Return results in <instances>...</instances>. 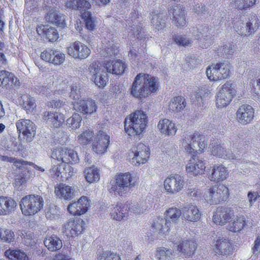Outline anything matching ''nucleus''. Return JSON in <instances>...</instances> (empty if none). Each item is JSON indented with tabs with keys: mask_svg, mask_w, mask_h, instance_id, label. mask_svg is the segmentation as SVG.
<instances>
[{
	"mask_svg": "<svg viewBox=\"0 0 260 260\" xmlns=\"http://www.w3.org/2000/svg\"><path fill=\"white\" fill-rule=\"evenodd\" d=\"M158 88V80L148 74H139L135 77L131 87V94L142 99L155 92Z\"/></svg>",
	"mask_w": 260,
	"mask_h": 260,
	"instance_id": "obj_1",
	"label": "nucleus"
},
{
	"mask_svg": "<svg viewBox=\"0 0 260 260\" xmlns=\"http://www.w3.org/2000/svg\"><path fill=\"white\" fill-rule=\"evenodd\" d=\"M182 216V210L177 208H170L165 213V218L157 217L152 225L153 232L159 238H165L168 234L172 222H176Z\"/></svg>",
	"mask_w": 260,
	"mask_h": 260,
	"instance_id": "obj_2",
	"label": "nucleus"
},
{
	"mask_svg": "<svg viewBox=\"0 0 260 260\" xmlns=\"http://www.w3.org/2000/svg\"><path fill=\"white\" fill-rule=\"evenodd\" d=\"M147 122L146 113L142 110H137L125 118V132L131 136L140 135L146 129Z\"/></svg>",
	"mask_w": 260,
	"mask_h": 260,
	"instance_id": "obj_3",
	"label": "nucleus"
},
{
	"mask_svg": "<svg viewBox=\"0 0 260 260\" xmlns=\"http://www.w3.org/2000/svg\"><path fill=\"white\" fill-rule=\"evenodd\" d=\"M136 179L129 173L116 175L110 183V193L121 197L125 196L135 186Z\"/></svg>",
	"mask_w": 260,
	"mask_h": 260,
	"instance_id": "obj_4",
	"label": "nucleus"
},
{
	"mask_svg": "<svg viewBox=\"0 0 260 260\" xmlns=\"http://www.w3.org/2000/svg\"><path fill=\"white\" fill-rule=\"evenodd\" d=\"M230 190L224 184H215L210 186L204 193V198L210 205H217L224 203L229 198Z\"/></svg>",
	"mask_w": 260,
	"mask_h": 260,
	"instance_id": "obj_5",
	"label": "nucleus"
},
{
	"mask_svg": "<svg viewBox=\"0 0 260 260\" xmlns=\"http://www.w3.org/2000/svg\"><path fill=\"white\" fill-rule=\"evenodd\" d=\"M43 205V198L38 195L26 196L21 200L20 203L22 213L25 216L35 215L41 210Z\"/></svg>",
	"mask_w": 260,
	"mask_h": 260,
	"instance_id": "obj_6",
	"label": "nucleus"
},
{
	"mask_svg": "<svg viewBox=\"0 0 260 260\" xmlns=\"http://www.w3.org/2000/svg\"><path fill=\"white\" fill-rule=\"evenodd\" d=\"M230 73V64L228 62H222L208 66L206 74L210 81H217L228 78Z\"/></svg>",
	"mask_w": 260,
	"mask_h": 260,
	"instance_id": "obj_7",
	"label": "nucleus"
},
{
	"mask_svg": "<svg viewBox=\"0 0 260 260\" xmlns=\"http://www.w3.org/2000/svg\"><path fill=\"white\" fill-rule=\"evenodd\" d=\"M184 184V177L177 174L168 176L164 181L165 191L171 194H176L181 191Z\"/></svg>",
	"mask_w": 260,
	"mask_h": 260,
	"instance_id": "obj_8",
	"label": "nucleus"
},
{
	"mask_svg": "<svg viewBox=\"0 0 260 260\" xmlns=\"http://www.w3.org/2000/svg\"><path fill=\"white\" fill-rule=\"evenodd\" d=\"M150 155L149 148L143 143L134 147L128 154L130 162L135 166L145 163Z\"/></svg>",
	"mask_w": 260,
	"mask_h": 260,
	"instance_id": "obj_9",
	"label": "nucleus"
},
{
	"mask_svg": "<svg viewBox=\"0 0 260 260\" xmlns=\"http://www.w3.org/2000/svg\"><path fill=\"white\" fill-rule=\"evenodd\" d=\"M68 54L73 58L79 60L86 58L90 54V50L84 44L76 41L67 49Z\"/></svg>",
	"mask_w": 260,
	"mask_h": 260,
	"instance_id": "obj_10",
	"label": "nucleus"
},
{
	"mask_svg": "<svg viewBox=\"0 0 260 260\" xmlns=\"http://www.w3.org/2000/svg\"><path fill=\"white\" fill-rule=\"evenodd\" d=\"M110 142V136L105 132L99 131L94 138L92 149L96 154L104 153L108 148Z\"/></svg>",
	"mask_w": 260,
	"mask_h": 260,
	"instance_id": "obj_11",
	"label": "nucleus"
},
{
	"mask_svg": "<svg viewBox=\"0 0 260 260\" xmlns=\"http://www.w3.org/2000/svg\"><path fill=\"white\" fill-rule=\"evenodd\" d=\"M77 193L74 186L60 183L55 186L54 193L58 198L61 200L71 201L76 197Z\"/></svg>",
	"mask_w": 260,
	"mask_h": 260,
	"instance_id": "obj_12",
	"label": "nucleus"
},
{
	"mask_svg": "<svg viewBox=\"0 0 260 260\" xmlns=\"http://www.w3.org/2000/svg\"><path fill=\"white\" fill-rule=\"evenodd\" d=\"M234 216L233 210L229 208L220 207L214 212L213 221L216 224L222 225L231 221Z\"/></svg>",
	"mask_w": 260,
	"mask_h": 260,
	"instance_id": "obj_13",
	"label": "nucleus"
},
{
	"mask_svg": "<svg viewBox=\"0 0 260 260\" xmlns=\"http://www.w3.org/2000/svg\"><path fill=\"white\" fill-rule=\"evenodd\" d=\"M254 114V109L251 106L242 105L237 111V119L240 123L246 125L253 120Z\"/></svg>",
	"mask_w": 260,
	"mask_h": 260,
	"instance_id": "obj_14",
	"label": "nucleus"
},
{
	"mask_svg": "<svg viewBox=\"0 0 260 260\" xmlns=\"http://www.w3.org/2000/svg\"><path fill=\"white\" fill-rule=\"evenodd\" d=\"M89 206L86 197H81L77 202L70 204L68 207V211L74 216H78L84 214Z\"/></svg>",
	"mask_w": 260,
	"mask_h": 260,
	"instance_id": "obj_15",
	"label": "nucleus"
},
{
	"mask_svg": "<svg viewBox=\"0 0 260 260\" xmlns=\"http://www.w3.org/2000/svg\"><path fill=\"white\" fill-rule=\"evenodd\" d=\"M205 163L197 156L192 157L186 166V170L189 175L197 176L202 174L205 170Z\"/></svg>",
	"mask_w": 260,
	"mask_h": 260,
	"instance_id": "obj_16",
	"label": "nucleus"
},
{
	"mask_svg": "<svg viewBox=\"0 0 260 260\" xmlns=\"http://www.w3.org/2000/svg\"><path fill=\"white\" fill-rule=\"evenodd\" d=\"M228 171L222 165H215L211 168L208 179L212 182L218 183L224 180L228 176Z\"/></svg>",
	"mask_w": 260,
	"mask_h": 260,
	"instance_id": "obj_17",
	"label": "nucleus"
},
{
	"mask_svg": "<svg viewBox=\"0 0 260 260\" xmlns=\"http://www.w3.org/2000/svg\"><path fill=\"white\" fill-rule=\"evenodd\" d=\"M19 85V80L13 73L6 70L0 71L1 86L11 89Z\"/></svg>",
	"mask_w": 260,
	"mask_h": 260,
	"instance_id": "obj_18",
	"label": "nucleus"
},
{
	"mask_svg": "<svg viewBox=\"0 0 260 260\" xmlns=\"http://www.w3.org/2000/svg\"><path fill=\"white\" fill-rule=\"evenodd\" d=\"M182 217L189 221L196 222L200 220L201 212L198 207L192 204H186L182 208Z\"/></svg>",
	"mask_w": 260,
	"mask_h": 260,
	"instance_id": "obj_19",
	"label": "nucleus"
},
{
	"mask_svg": "<svg viewBox=\"0 0 260 260\" xmlns=\"http://www.w3.org/2000/svg\"><path fill=\"white\" fill-rule=\"evenodd\" d=\"M16 126L17 131L27 138H31L35 135V124L29 119H20L16 122Z\"/></svg>",
	"mask_w": 260,
	"mask_h": 260,
	"instance_id": "obj_20",
	"label": "nucleus"
},
{
	"mask_svg": "<svg viewBox=\"0 0 260 260\" xmlns=\"http://www.w3.org/2000/svg\"><path fill=\"white\" fill-rule=\"evenodd\" d=\"M232 246L230 240L224 237H219L214 247L215 252L221 255H228L232 253Z\"/></svg>",
	"mask_w": 260,
	"mask_h": 260,
	"instance_id": "obj_21",
	"label": "nucleus"
},
{
	"mask_svg": "<svg viewBox=\"0 0 260 260\" xmlns=\"http://www.w3.org/2000/svg\"><path fill=\"white\" fill-rule=\"evenodd\" d=\"M63 232L68 237H73L80 234L83 229L79 220H70L63 225Z\"/></svg>",
	"mask_w": 260,
	"mask_h": 260,
	"instance_id": "obj_22",
	"label": "nucleus"
},
{
	"mask_svg": "<svg viewBox=\"0 0 260 260\" xmlns=\"http://www.w3.org/2000/svg\"><path fill=\"white\" fill-rule=\"evenodd\" d=\"M157 127L160 133L167 136H174L177 131L176 124L167 118L160 119L157 124Z\"/></svg>",
	"mask_w": 260,
	"mask_h": 260,
	"instance_id": "obj_23",
	"label": "nucleus"
},
{
	"mask_svg": "<svg viewBox=\"0 0 260 260\" xmlns=\"http://www.w3.org/2000/svg\"><path fill=\"white\" fill-rule=\"evenodd\" d=\"M75 108L83 114L91 115L96 112L97 106L92 100H82L75 105Z\"/></svg>",
	"mask_w": 260,
	"mask_h": 260,
	"instance_id": "obj_24",
	"label": "nucleus"
},
{
	"mask_svg": "<svg viewBox=\"0 0 260 260\" xmlns=\"http://www.w3.org/2000/svg\"><path fill=\"white\" fill-rule=\"evenodd\" d=\"M196 248L197 244L194 241L185 240L177 246V250L182 257H188L194 253Z\"/></svg>",
	"mask_w": 260,
	"mask_h": 260,
	"instance_id": "obj_25",
	"label": "nucleus"
},
{
	"mask_svg": "<svg viewBox=\"0 0 260 260\" xmlns=\"http://www.w3.org/2000/svg\"><path fill=\"white\" fill-rule=\"evenodd\" d=\"M43 118L48 124L55 128H58L62 125L65 119L63 114L52 112H45L44 113Z\"/></svg>",
	"mask_w": 260,
	"mask_h": 260,
	"instance_id": "obj_26",
	"label": "nucleus"
},
{
	"mask_svg": "<svg viewBox=\"0 0 260 260\" xmlns=\"http://www.w3.org/2000/svg\"><path fill=\"white\" fill-rule=\"evenodd\" d=\"M109 212L111 217L115 220H124L128 217L127 207L122 205L111 206L109 207Z\"/></svg>",
	"mask_w": 260,
	"mask_h": 260,
	"instance_id": "obj_27",
	"label": "nucleus"
},
{
	"mask_svg": "<svg viewBox=\"0 0 260 260\" xmlns=\"http://www.w3.org/2000/svg\"><path fill=\"white\" fill-rule=\"evenodd\" d=\"M211 152L214 156L224 159H238L240 157L239 154H235L230 150L227 151L220 144L213 146Z\"/></svg>",
	"mask_w": 260,
	"mask_h": 260,
	"instance_id": "obj_28",
	"label": "nucleus"
},
{
	"mask_svg": "<svg viewBox=\"0 0 260 260\" xmlns=\"http://www.w3.org/2000/svg\"><path fill=\"white\" fill-rule=\"evenodd\" d=\"M36 30L39 35L45 36L50 42L55 41L58 38L57 30L49 25H39L37 27Z\"/></svg>",
	"mask_w": 260,
	"mask_h": 260,
	"instance_id": "obj_29",
	"label": "nucleus"
},
{
	"mask_svg": "<svg viewBox=\"0 0 260 260\" xmlns=\"http://www.w3.org/2000/svg\"><path fill=\"white\" fill-rule=\"evenodd\" d=\"M1 215H9L15 211L17 204L13 199L1 196Z\"/></svg>",
	"mask_w": 260,
	"mask_h": 260,
	"instance_id": "obj_30",
	"label": "nucleus"
},
{
	"mask_svg": "<svg viewBox=\"0 0 260 260\" xmlns=\"http://www.w3.org/2000/svg\"><path fill=\"white\" fill-rule=\"evenodd\" d=\"M102 54L106 57L114 56L118 53V47L113 41L105 39L102 41Z\"/></svg>",
	"mask_w": 260,
	"mask_h": 260,
	"instance_id": "obj_31",
	"label": "nucleus"
},
{
	"mask_svg": "<svg viewBox=\"0 0 260 260\" xmlns=\"http://www.w3.org/2000/svg\"><path fill=\"white\" fill-rule=\"evenodd\" d=\"M46 19L47 21L62 27L66 25L65 16L56 9H51L46 15Z\"/></svg>",
	"mask_w": 260,
	"mask_h": 260,
	"instance_id": "obj_32",
	"label": "nucleus"
},
{
	"mask_svg": "<svg viewBox=\"0 0 260 260\" xmlns=\"http://www.w3.org/2000/svg\"><path fill=\"white\" fill-rule=\"evenodd\" d=\"M173 16V21L177 26L183 27L186 24L185 11L180 6H175L170 10Z\"/></svg>",
	"mask_w": 260,
	"mask_h": 260,
	"instance_id": "obj_33",
	"label": "nucleus"
},
{
	"mask_svg": "<svg viewBox=\"0 0 260 260\" xmlns=\"http://www.w3.org/2000/svg\"><path fill=\"white\" fill-rule=\"evenodd\" d=\"M186 105L185 100L183 96H177L170 100L168 109L171 112H180L184 109Z\"/></svg>",
	"mask_w": 260,
	"mask_h": 260,
	"instance_id": "obj_34",
	"label": "nucleus"
},
{
	"mask_svg": "<svg viewBox=\"0 0 260 260\" xmlns=\"http://www.w3.org/2000/svg\"><path fill=\"white\" fill-rule=\"evenodd\" d=\"M65 6L68 8L76 10L88 11L91 8V4L87 0H68Z\"/></svg>",
	"mask_w": 260,
	"mask_h": 260,
	"instance_id": "obj_35",
	"label": "nucleus"
},
{
	"mask_svg": "<svg viewBox=\"0 0 260 260\" xmlns=\"http://www.w3.org/2000/svg\"><path fill=\"white\" fill-rule=\"evenodd\" d=\"M125 68V65L120 60H117L114 62L106 63L107 72L117 75L122 74Z\"/></svg>",
	"mask_w": 260,
	"mask_h": 260,
	"instance_id": "obj_36",
	"label": "nucleus"
},
{
	"mask_svg": "<svg viewBox=\"0 0 260 260\" xmlns=\"http://www.w3.org/2000/svg\"><path fill=\"white\" fill-rule=\"evenodd\" d=\"M83 174L86 181L89 183L96 182L100 179L99 171L94 166L85 168Z\"/></svg>",
	"mask_w": 260,
	"mask_h": 260,
	"instance_id": "obj_37",
	"label": "nucleus"
},
{
	"mask_svg": "<svg viewBox=\"0 0 260 260\" xmlns=\"http://www.w3.org/2000/svg\"><path fill=\"white\" fill-rule=\"evenodd\" d=\"M259 26V19L255 15H251L246 25V31H241V35L248 36L255 31Z\"/></svg>",
	"mask_w": 260,
	"mask_h": 260,
	"instance_id": "obj_38",
	"label": "nucleus"
},
{
	"mask_svg": "<svg viewBox=\"0 0 260 260\" xmlns=\"http://www.w3.org/2000/svg\"><path fill=\"white\" fill-rule=\"evenodd\" d=\"M45 246L51 251L59 250L62 246L61 240L56 236H50L46 238L44 241Z\"/></svg>",
	"mask_w": 260,
	"mask_h": 260,
	"instance_id": "obj_39",
	"label": "nucleus"
},
{
	"mask_svg": "<svg viewBox=\"0 0 260 260\" xmlns=\"http://www.w3.org/2000/svg\"><path fill=\"white\" fill-rule=\"evenodd\" d=\"M155 256L158 260H174L175 252L171 249L161 247L157 249Z\"/></svg>",
	"mask_w": 260,
	"mask_h": 260,
	"instance_id": "obj_40",
	"label": "nucleus"
},
{
	"mask_svg": "<svg viewBox=\"0 0 260 260\" xmlns=\"http://www.w3.org/2000/svg\"><path fill=\"white\" fill-rule=\"evenodd\" d=\"M22 100V107L27 113H33L36 109V104L35 99L28 94H24L21 96Z\"/></svg>",
	"mask_w": 260,
	"mask_h": 260,
	"instance_id": "obj_41",
	"label": "nucleus"
},
{
	"mask_svg": "<svg viewBox=\"0 0 260 260\" xmlns=\"http://www.w3.org/2000/svg\"><path fill=\"white\" fill-rule=\"evenodd\" d=\"M207 145V142L205 137L198 133V138L192 145L191 151L190 153L200 154Z\"/></svg>",
	"mask_w": 260,
	"mask_h": 260,
	"instance_id": "obj_42",
	"label": "nucleus"
},
{
	"mask_svg": "<svg viewBox=\"0 0 260 260\" xmlns=\"http://www.w3.org/2000/svg\"><path fill=\"white\" fill-rule=\"evenodd\" d=\"M88 71L90 76H101L102 75H107L106 65L102 66L96 62H92L88 67Z\"/></svg>",
	"mask_w": 260,
	"mask_h": 260,
	"instance_id": "obj_43",
	"label": "nucleus"
},
{
	"mask_svg": "<svg viewBox=\"0 0 260 260\" xmlns=\"http://www.w3.org/2000/svg\"><path fill=\"white\" fill-rule=\"evenodd\" d=\"M150 208V204H148L145 201L132 204L127 209L128 211H129L136 214H141L148 210Z\"/></svg>",
	"mask_w": 260,
	"mask_h": 260,
	"instance_id": "obj_44",
	"label": "nucleus"
},
{
	"mask_svg": "<svg viewBox=\"0 0 260 260\" xmlns=\"http://www.w3.org/2000/svg\"><path fill=\"white\" fill-rule=\"evenodd\" d=\"M246 225L245 218L241 215L237 217L233 222L229 224L228 229L232 232H237L241 231Z\"/></svg>",
	"mask_w": 260,
	"mask_h": 260,
	"instance_id": "obj_45",
	"label": "nucleus"
},
{
	"mask_svg": "<svg viewBox=\"0 0 260 260\" xmlns=\"http://www.w3.org/2000/svg\"><path fill=\"white\" fill-rule=\"evenodd\" d=\"M198 138V133L195 132L193 134H186L184 136L182 142V146L185 150L188 152H190L191 151L192 145L196 141V139Z\"/></svg>",
	"mask_w": 260,
	"mask_h": 260,
	"instance_id": "obj_46",
	"label": "nucleus"
},
{
	"mask_svg": "<svg viewBox=\"0 0 260 260\" xmlns=\"http://www.w3.org/2000/svg\"><path fill=\"white\" fill-rule=\"evenodd\" d=\"M166 16L162 13L153 14L152 15L151 23L155 29L160 30L165 25Z\"/></svg>",
	"mask_w": 260,
	"mask_h": 260,
	"instance_id": "obj_47",
	"label": "nucleus"
},
{
	"mask_svg": "<svg viewBox=\"0 0 260 260\" xmlns=\"http://www.w3.org/2000/svg\"><path fill=\"white\" fill-rule=\"evenodd\" d=\"M63 155V157H62V164H68L69 162L77 163L79 160V158L77 152L73 149L64 147Z\"/></svg>",
	"mask_w": 260,
	"mask_h": 260,
	"instance_id": "obj_48",
	"label": "nucleus"
},
{
	"mask_svg": "<svg viewBox=\"0 0 260 260\" xmlns=\"http://www.w3.org/2000/svg\"><path fill=\"white\" fill-rule=\"evenodd\" d=\"M5 254L11 260H28L25 253L20 250L9 249L5 251Z\"/></svg>",
	"mask_w": 260,
	"mask_h": 260,
	"instance_id": "obj_49",
	"label": "nucleus"
},
{
	"mask_svg": "<svg viewBox=\"0 0 260 260\" xmlns=\"http://www.w3.org/2000/svg\"><path fill=\"white\" fill-rule=\"evenodd\" d=\"M218 92L224 94L228 98L232 100L235 96L236 93L235 85L229 82H227L222 85Z\"/></svg>",
	"mask_w": 260,
	"mask_h": 260,
	"instance_id": "obj_50",
	"label": "nucleus"
},
{
	"mask_svg": "<svg viewBox=\"0 0 260 260\" xmlns=\"http://www.w3.org/2000/svg\"><path fill=\"white\" fill-rule=\"evenodd\" d=\"M82 117L78 113H74L67 120L68 127L73 130H76L80 127L82 121Z\"/></svg>",
	"mask_w": 260,
	"mask_h": 260,
	"instance_id": "obj_51",
	"label": "nucleus"
},
{
	"mask_svg": "<svg viewBox=\"0 0 260 260\" xmlns=\"http://www.w3.org/2000/svg\"><path fill=\"white\" fill-rule=\"evenodd\" d=\"M211 94L210 88L209 86H204L199 88L196 91L195 97L197 102L199 103H203Z\"/></svg>",
	"mask_w": 260,
	"mask_h": 260,
	"instance_id": "obj_52",
	"label": "nucleus"
},
{
	"mask_svg": "<svg viewBox=\"0 0 260 260\" xmlns=\"http://www.w3.org/2000/svg\"><path fill=\"white\" fill-rule=\"evenodd\" d=\"M81 18L85 22V26L87 29L91 30L94 28V20L90 11H85L82 13Z\"/></svg>",
	"mask_w": 260,
	"mask_h": 260,
	"instance_id": "obj_53",
	"label": "nucleus"
},
{
	"mask_svg": "<svg viewBox=\"0 0 260 260\" xmlns=\"http://www.w3.org/2000/svg\"><path fill=\"white\" fill-rule=\"evenodd\" d=\"M93 133L92 131L87 129L82 132L78 136V143L82 145L89 143L93 137Z\"/></svg>",
	"mask_w": 260,
	"mask_h": 260,
	"instance_id": "obj_54",
	"label": "nucleus"
},
{
	"mask_svg": "<svg viewBox=\"0 0 260 260\" xmlns=\"http://www.w3.org/2000/svg\"><path fill=\"white\" fill-rule=\"evenodd\" d=\"M235 7L240 10H244L253 6L256 0H233Z\"/></svg>",
	"mask_w": 260,
	"mask_h": 260,
	"instance_id": "obj_55",
	"label": "nucleus"
},
{
	"mask_svg": "<svg viewBox=\"0 0 260 260\" xmlns=\"http://www.w3.org/2000/svg\"><path fill=\"white\" fill-rule=\"evenodd\" d=\"M232 100L224 94L218 92L216 94V106L220 108L225 107L230 104Z\"/></svg>",
	"mask_w": 260,
	"mask_h": 260,
	"instance_id": "obj_56",
	"label": "nucleus"
},
{
	"mask_svg": "<svg viewBox=\"0 0 260 260\" xmlns=\"http://www.w3.org/2000/svg\"><path fill=\"white\" fill-rule=\"evenodd\" d=\"M63 164L59 163L56 165H54L49 171V173L52 178L58 179L59 177H63L62 174L63 173L62 167Z\"/></svg>",
	"mask_w": 260,
	"mask_h": 260,
	"instance_id": "obj_57",
	"label": "nucleus"
},
{
	"mask_svg": "<svg viewBox=\"0 0 260 260\" xmlns=\"http://www.w3.org/2000/svg\"><path fill=\"white\" fill-rule=\"evenodd\" d=\"M174 42L179 46H190L192 44L190 39L182 35H175L173 38Z\"/></svg>",
	"mask_w": 260,
	"mask_h": 260,
	"instance_id": "obj_58",
	"label": "nucleus"
},
{
	"mask_svg": "<svg viewBox=\"0 0 260 260\" xmlns=\"http://www.w3.org/2000/svg\"><path fill=\"white\" fill-rule=\"evenodd\" d=\"M81 86L79 83H75L71 86L70 97L74 100H79L81 98Z\"/></svg>",
	"mask_w": 260,
	"mask_h": 260,
	"instance_id": "obj_59",
	"label": "nucleus"
},
{
	"mask_svg": "<svg viewBox=\"0 0 260 260\" xmlns=\"http://www.w3.org/2000/svg\"><path fill=\"white\" fill-rule=\"evenodd\" d=\"M21 237L25 245L34 247L36 244L37 240L35 239L34 235L32 233H22Z\"/></svg>",
	"mask_w": 260,
	"mask_h": 260,
	"instance_id": "obj_60",
	"label": "nucleus"
},
{
	"mask_svg": "<svg viewBox=\"0 0 260 260\" xmlns=\"http://www.w3.org/2000/svg\"><path fill=\"white\" fill-rule=\"evenodd\" d=\"M236 49V45L231 43H228L221 46L219 49V51L226 56H228L233 54Z\"/></svg>",
	"mask_w": 260,
	"mask_h": 260,
	"instance_id": "obj_61",
	"label": "nucleus"
},
{
	"mask_svg": "<svg viewBox=\"0 0 260 260\" xmlns=\"http://www.w3.org/2000/svg\"><path fill=\"white\" fill-rule=\"evenodd\" d=\"M99 260H121V259L118 254L111 251H106L100 256Z\"/></svg>",
	"mask_w": 260,
	"mask_h": 260,
	"instance_id": "obj_62",
	"label": "nucleus"
},
{
	"mask_svg": "<svg viewBox=\"0 0 260 260\" xmlns=\"http://www.w3.org/2000/svg\"><path fill=\"white\" fill-rule=\"evenodd\" d=\"M54 53H55V49L48 48L41 53V57L43 60L52 63Z\"/></svg>",
	"mask_w": 260,
	"mask_h": 260,
	"instance_id": "obj_63",
	"label": "nucleus"
},
{
	"mask_svg": "<svg viewBox=\"0 0 260 260\" xmlns=\"http://www.w3.org/2000/svg\"><path fill=\"white\" fill-rule=\"evenodd\" d=\"M90 79L99 88H103L106 84L107 75H102L101 76L99 77L90 76Z\"/></svg>",
	"mask_w": 260,
	"mask_h": 260,
	"instance_id": "obj_64",
	"label": "nucleus"
}]
</instances>
